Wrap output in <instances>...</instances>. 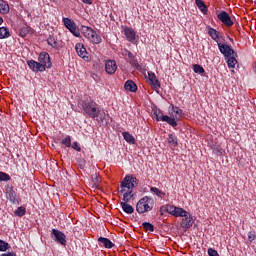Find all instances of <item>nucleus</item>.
<instances>
[{
  "mask_svg": "<svg viewBox=\"0 0 256 256\" xmlns=\"http://www.w3.org/2000/svg\"><path fill=\"white\" fill-rule=\"evenodd\" d=\"M161 211H166V213H169L173 217H183L180 223L182 229H191L193 227V217L185 209L174 205H166L161 207Z\"/></svg>",
  "mask_w": 256,
  "mask_h": 256,
  "instance_id": "nucleus-1",
  "label": "nucleus"
},
{
  "mask_svg": "<svg viewBox=\"0 0 256 256\" xmlns=\"http://www.w3.org/2000/svg\"><path fill=\"white\" fill-rule=\"evenodd\" d=\"M79 105L83 108L84 115H88L91 119H96L98 123H103V121L109 117V114L105 113V110L99 108V104L93 100L90 102L82 101Z\"/></svg>",
  "mask_w": 256,
  "mask_h": 256,
  "instance_id": "nucleus-2",
  "label": "nucleus"
},
{
  "mask_svg": "<svg viewBox=\"0 0 256 256\" xmlns=\"http://www.w3.org/2000/svg\"><path fill=\"white\" fill-rule=\"evenodd\" d=\"M155 207V200L152 197L144 196L136 204L137 213H149Z\"/></svg>",
  "mask_w": 256,
  "mask_h": 256,
  "instance_id": "nucleus-3",
  "label": "nucleus"
},
{
  "mask_svg": "<svg viewBox=\"0 0 256 256\" xmlns=\"http://www.w3.org/2000/svg\"><path fill=\"white\" fill-rule=\"evenodd\" d=\"M82 33L83 36L88 39V41H91V43H94V45H99L102 41L101 36L91 27H83Z\"/></svg>",
  "mask_w": 256,
  "mask_h": 256,
  "instance_id": "nucleus-4",
  "label": "nucleus"
},
{
  "mask_svg": "<svg viewBox=\"0 0 256 256\" xmlns=\"http://www.w3.org/2000/svg\"><path fill=\"white\" fill-rule=\"evenodd\" d=\"M139 183L133 175H126L120 184V188L135 189Z\"/></svg>",
  "mask_w": 256,
  "mask_h": 256,
  "instance_id": "nucleus-5",
  "label": "nucleus"
},
{
  "mask_svg": "<svg viewBox=\"0 0 256 256\" xmlns=\"http://www.w3.org/2000/svg\"><path fill=\"white\" fill-rule=\"evenodd\" d=\"M51 237L52 239H54V241H56V243H59L60 245H63L65 247V245H67V236H65V234L57 229H52V233H51Z\"/></svg>",
  "mask_w": 256,
  "mask_h": 256,
  "instance_id": "nucleus-6",
  "label": "nucleus"
},
{
  "mask_svg": "<svg viewBox=\"0 0 256 256\" xmlns=\"http://www.w3.org/2000/svg\"><path fill=\"white\" fill-rule=\"evenodd\" d=\"M39 64L44 67V69H51V56L47 52H41L38 57Z\"/></svg>",
  "mask_w": 256,
  "mask_h": 256,
  "instance_id": "nucleus-7",
  "label": "nucleus"
},
{
  "mask_svg": "<svg viewBox=\"0 0 256 256\" xmlns=\"http://www.w3.org/2000/svg\"><path fill=\"white\" fill-rule=\"evenodd\" d=\"M75 49H76L77 55H79V57L84 59V61H91V56H89L87 49L82 43H77L75 46Z\"/></svg>",
  "mask_w": 256,
  "mask_h": 256,
  "instance_id": "nucleus-8",
  "label": "nucleus"
},
{
  "mask_svg": "<svg viewBox=\"0 0 256 256\" xmlns=\"http://www.w3.org/2000/svg\"><path fill=\"white\" fill-rule=\"evenodd\" d=\"M217 18L225 27H233V20H231V16L226 11H222L217 15Z\"/></svg>",
  "mask_w": 256,
  "mask_h": 256,
  "instance_id": "nucleus-9",
  "label": "nucleus"
},
{
  "mask_svg": "<svg viewBox=\"0 0 256 256\" xmlns=\"http://www.w3.org/2000/svg\"><path fill=\"white\" fill-rule=\"evenodd\" d=\"M147 83L152 89H159V87H161V82H159L157 76L152 71L148 72Z\"/></svg>",
  "mask_w": 256,
  "mask_h": 256,
  "instance_id": "nucleus-10",
  "label": "nucleus"
},
{
  "mask_svg": "<svg viewBox=\"0 0 256 256\" xmlns=\"http://www.w3.org/2000/svg\"><path fill=\"white\" fill-rule=\"evenodd\" d=\"M219 51L224 55L226 58L235 55V50L231 48V46L223 43H218Z\"/></svg>",
  "mask_w": 256,
  "mask_h": 256,
  "instance_id": "nucleus-11",
  "label": "nucleus"
},
{
  "mask_svg": "<svg viewBox=\"0 0 256 256\" xmlns=\"http://www.w3.org/2000/svg\"><path fill=\"white\" fill-rule=\"evenodd\" d=\"M105 71L108 75H115L117 71V62L115 60H106Z\"/></svg>",
  "mask_w": 256,
  "mask_h": 256,
  "instance_id": "nucleus-12",
  "label": "nucleus"
},
{
  "mask_svg": "<svg viewBox=\"0 0 256 256\" xmlns=\"http://www.w3.org/2000/svg\"><path fill=\"white\" fill-rule=\"evenodd\" d=\"M123 31L127 41H129L130 43H134V41H136L137 32H135L133 28L125 27Z\"/></svg>",
  "mask_w": 256,
  "mask_h": 256,
  "instance_id": "nucleus-13",
  "label": "nucleus"
},
{
  "mask_svg": "<svg viewBox=\"0 0 256 256\" xmlns=\"http://www.w3.org/2000/svg\"><path fill=\"white\" fill-rule=\"evenodd\" d=\"M27 65L29 69H31L34 73H39L45 71V67L41 65L39 62L35 60H29L27 61Z\"/></svg>",
  "mask_w": 256,
  "mask_h": 256,
  "instance_id": "nucleus-14",
  "label": "nucleus"
},
{
  "mask_svg": "<svg viewBox=\"0 0 256 256\" xmlns=\"http://www.w3.org/2000/svg\"><path fill=\"white\" fill-rule=\"evenodd\" d=\"M206 31L211 39H213V41H216V43H219L221 41V33H219V31H217L215 28L207 26Z\"/></svg>",
  "mask_w": 256,
  "mask_h": 256,
  "instance_id": "nucleus-15",
  "label": "nucleus"
},
{
  "mask_svg": "<svg viewBox=\"0 0 256 256\" xmlns=\"http://www.w3.org/2000/svg\"><path fill=\"white\" fill-rule=\"evenodd\" d=\"M120 194L123 195V201L129 203L133 199V188H120Z\"/></svg>",
  "mask_w": 256,
  "mask_h": 256,
  "instance_id": "nucleus-16",
  "label": "nucleus"
},
{
  "mask_svg": "<svg viewBox=\"0 0 256 256\" xmlns=\"http://www.w3.org/2000/svg\"><path fill=\"white\" fill-rule=\"evenodd\" d=\"M6 197L11 203H17V192L13 190V187H8L6 189Z\"/></svg>",
  "mask_w": 256,
  "mask_h": 256,
  "instance_id": "nucleus-17",
  "label": "nucleus"
},
{
  "mask_svg": "<svg viewBox=\"0 0 256 256\" xmlns=\"http://www.w3.org/2000/svg\"><path fill=\"white\" fill-rule=\"evenodd\" d=\"M124 88L126 91H130L131 93L137 92V84L133 80H128L124 84Z\"/></svg>",
  "mask_w": 256,
  "mask_h": 256,
  "instance_id": "nucleus-18",
  "label": "nucleus"
},
{
  "mask_svg": "<svg viewBox=\"0 0 256 256\" xmlns=\"http://www.w3.org/2000/svg\"><path fill=\"white\" fill-rule=\"evenodd\" d=\"M98 242L102 243L106 249H113V247H115V244H113L109 238L100 237L98 238Z\"/></svg>",
  "mask_w": 256,
  "mask_h": 256,
  "instance_id": "nucleus-19",
  "label": "nucleus"
},
{
  "mask_svg": "<svg viewBox=\"0 0 256 256\" xmlns=\"http://www.w3.org/2000/svg\"><path fill=\"white\" fill-rule=\"evenodd\" d=\"M10 8H9V4L7 3V1L5 0H0V13L2 15H7V13H9Z\"/></svg>",
  "mask_w": 256,
  "mask_h": 256,
  "instance_id": "nucleus-20",
  "label": "nucleus"
},
{
  "mask_svg": "<svg viewBox=\"0 0 256 256\" xmlns=\"http://www.w3.org/2000/svg\"><path fill=\"white\" fill-rule=\"evenodd\" d=\"M11 37V32L7 27H0V39H9Z\"/></svg>",
  "mask_w": 256,
  "mask_h": 256,
  "instance_id": "nucleus-21",
  "label": "nucleus"
},
{
  "mask_svg": "<svg viewBox=\"0 0 256 256\" xmlns=\"http://www.w3.org/2000/svg\"><path fill=\"white\" fill-rule=\"evenodd\" d=\"M63 23H64L66 29H68V31H71L74 27H77L75 22L73 20H71L70 18H63Z\"/></svg>",
  "mask_w": 256,
  "mask_h": 256,
  "instance_id": "nucleus-22",
  "label": "nucleus"
},
{
  "mask_svg": "<svg viewBox=\"0 0 256 256\" xmlns=\"http://www.w3.org/2000/svg\"><path fill=\"white\" fill-rule=\"evenodd\" d=\"M120 205H121L123 211L125 213H128V215H131V213H134V211H135L133 206L129 205L127 202H121Z\"/></svg>",
  "mask_w": 256,
  "mask_h": 256,
  "instance_id": "nucleus-23",
  "label": "nucleus"
},
{
  "mask_svg": "<svg viewBox=\"0 0 256 256\" xmlns=\"http://www.w3.org/2000/svg\"><path fill=\"white\" fill-rule=\"evenodd\" d=\"M229 69H235V65H237V59L235 58V54L226 58Z\"/></svg>",
  "mask_w": 256,
  "mask_h": 256,
  "instance_id": "nucleus-24",
  "label": "nucleus"
},
{
  "mask_svg": "<svg viewBox=\"0 0 256 256\" xmlns=\"http://www.w3.org/2000/svg\"><path fill=\"white\" fill-rule=\"evenodd\" d=\"M122 136L127 143H130L131 145H135V137H133V135H131L129 132H123Z\"/></svg>",
  "mask_w": 256,
  "mask_h": 256,
  "instance_id": "nucleus-25",
  "label": "nucleus"
},
{
  "mask_svg": "<svg viewBox=\"0 0 256 256\" xmlns=\"http://www.w3.org/2000/svg\"><path fill=\"white\" fill-rule=\"evenodd\" d=\"M29 33H32L31 27L29 26H24L19 31L20 37H26L29 35Z\"/></svg>",
  "mask_w": 256,
  "mask_h": 256,
  "instance_id": "nucleus-26",
  "label": "nucleus"
},
{
  "mask_svg": "<svg viewBox=\"0 0 256 256\" xmlns=\"http://www.w3.org/2000/svg\"><path fill=\"white\" fill-rule=\"evenodd\" d=\"M162 121L168 123V125H171V127H177V121H175V118H171L168 115L164 116Z\"/></svg>",
  "mask_w": 256,
  "mask_h": 256,
  "instance_id": "nucleus-27",
  "label": "nucleus"
},
{
  "mask_svg": "<svg viewBox=\"0 0 256 256\" xmlns=\"http://www.w3.org/2000/svg\"><path fill=\"white\" fill-rule=\"evenodd\" d=\"M151 193H154L157 197H160V199H163L165 197V192L159 190L157 187H151L150 188Z\"/></svg>",
  "mask_w": 256,
  "mask_h": 256,
  "instance_id": "nucleus-28",
  "label": "nucleus"
},
{
  "mask_svg": "<svg viewBox=\"0 0 256 256\" xmlns=\"http://www.w3.org/2000/svg\"><path fill=\"white\" fill-rule=\"evenodd\" d=\"M25 213H27V209H25V207L20 206L18 207L15 211H14V215L16 217H23L25 215Z\"/></svg>",
  "mask_w": 256,
  "mask_h": 256,
  "instance_id": "nucleus-29",
  "label": "nucleus"
},
{
  "mask_svg": "<svg viewBox=\"0 0 256 256\" xmlns=\"http://www.w3.org/2000/svg\"><path fill=\"white\" fill-rule=\"evenodd\" d=\"M168 143L170 145H173L174 147H177V145H179V142L177 141V136H175L173 134H169L168 135Z\"/></svg>",
  "mask_w": 256,
  "mask_h": 256,
  "instance_id": "nucleus-30",
  "label": "nucleus"
},
{
  "mask_svg": "<svg viewBox=\"0 0 256 256\" xmlns=\"http://www.w3.org/2000/svg\"><path fill=\"white\" fill-rule=\"evenodd\" d=\"M47 43L48 45H50L51 47H53L54 49H57L59 47V43L57 42V40L55 39V37H49L47 39Z\"/></svg>",
  "mask_w": 256,
  "mask_h": 256,
  "instance_id": "nucleus-31",
  "label": "nucleus"
},
{
  "mask_svg": "<svg viewBox=\"0 0 256 256\" xmlns=\"http://www.w3.org/2000/svg\"><path fill=\"white\" fill-rule=\"evenodd\" d=\"M99 183H101V177L97 173L92 174L93 187H99Z\"/></svg>",
  "mask_w": 256,
  "mask_h": 256,
  "instance_id": "nucleus-32",
  "label": "nucleus"
},
{
  "mask_svg": "<svg viewBox=\"0 0 256 256\" xmlns=\"http://www.w3.org/2000/svg\"><path fill=\"white\" fill-rule=\"evenodd\" d=\"M195 3L200 11H202V13H205V11H207V6L205 5V2H203V0H195Z\"/></svg>",
  "mask_w": 256,
  "mask_h": 256,
  "instance_id": "nucleus-33",
  "label": "nucleus"
},
{
  "mask_svg": "<svg viewBox=\"0 0 256 256\" xmlns=\"http://www.w3.org/2000/svg\"><path fill=\"white\" fill-rule=\"evenodd\" d=\"M142 227H144V231H149V233H153V231H155V226L149 222H144Z\"/></svg>",
  "mask_w": 256,
  "mask_h": 256,
  "instance_id": "nucleus-34",
  "label": "nucleus"
},
{
  "mask_svg": "<svg viewBox=\"0 0 256 256\" xmlns=\"http://www.w3.org/2000/svg\"><path fill=\"white\" fill-rule=\"evenodd\" d=\"M166 116L167 115H163V112H161V110H154V117H155L156 121H163V119Z\"/></svg>",
  "mask_w": 256,
  "mask_h": 256,
  "instance_id": "nucleus-35",
  "label": "nucleus"
},
{
  "mask_svg": "<svg viewBox=\"0 0 256 256\" xmlns=\"http://www.w3.org/2000/svg\"><path fill=\"white\" fill-rule=\"evenodd\" d=\"M193 71L194 73H198L199 75H203V73H205V69L198 64H194L193 65Z\"/></svg>",
  "mask_w": 256,
  "mask_h": 256,
  "instance_id": "nucleus-36",
  "label": "nucleus"
},
{
  "mask_svg": "<svg viewBox=\"0 0 256 256\" xmlns=\"http://www.w3.org/2000/svg\"><path fill=\"white\" fill-rule=\"evenodd\" d=\"M128 62L130 63V65H132L135 69H141V65H139V62L137 61V59H135V57L130 58V60H128Z\"/></svg>",
  "mask_w": 256,
  "mask_h": 256,
  "instance_id": "nucleus-37",
  "label": "nucleus"
},
{
  "mask_svg": "<svg viewBox=\"0 0 256 256\" xmlns=\"http://www.w3.org/2000/svg\"><path fill=\"white\" fill-rule=\"evenodd\" d=\"M172 111L175 113V117H181L183 110L177 106H172Z\"/></svg>",
  "mask_w": 256,
  "mask_h": 256,
  "instance_id": "nucleus-38",
  "label": "nucleus"
},
{
  "mask_svg": "<svg viewBox=\"0 0 256 256\" xmlns=\"http://www.w3.org/2000/svg\"><path fill=\"white\" fill-rule=\"evenodd\" d=\"M0 181H11V176L5 172H0Z\"/></svg>",
  "mask_w": 256,
  "mask_h": 256,
  "instance_id": "nucleus-39",
  "label": "nucleus"
},
{
  "mask_svg": "<svg viewBox=\"0 0 256 256\" xmlns=\"http://www.w3.org/2000/svg\"><path fill=\"white\" fill-rule=\"evenodd\" d=\"M62 145H65V147H71V136H66L62 140Z\"/></svg>",
  "mask_w": 256,
  "mask_h": 256,
  "instance_id": "nucleus-40",
  "label": "nucleus"
},
{
  "mask_svg": "<svg viewBox=\"0 0 256 256\" xmlns=\"http://www.w3.org/2000/svg\"><path fill=\"white\" fill-rule=\"evenodd\" d=\"M9 249V243L0 240V251H7Z\"/></svg>",
  "mask_w": 256,
  "mask_h": 256,
  "instance_id": "nucleus-41",
  "label": "nucleus"
},
{
  "mask_svg": "<svg viewBox=\"0 0 256 256\" xmlns=\"http://www.w3.org/2000/svg\"><path fill=\"white\" fill-rule=\"evenodd\" d=\"M70 33H72L74 37H81V32L79 31V28H77V26L70 30Z\"/></svg>",
  "mask_w": 256,
  "mask_h": 256,
  "instance_id": "nucleus-42",
  "label": "nucleus"
},
{
  "mask_svg": "<svg viewBox=\"0 0 256 256\" xmlns=\"http://www.w3.org/2000/svg\"><path fill=\"white\" fill-rule=\"evenodd\" d=\"M123 55H125V57H128V58H127L128 61H130V59H132L133 57H135V56L133 55V53H131V51H129V50H127V49L124 50Z\"/></svg>",
  "mask_w": 256,
  "mask_h": 256,
  "instance_id": "nucleus-43",
  "label": "nucleus"
},
{
  "mask_svg": "<svg viewBox=\"0 0 256 256\" xmlns=\"http://www.w3.org/2000/svg\"><path fill=\"white\" fill-rule=\"evenodd\" d=\"M123 55H125V57H128V58H127L128 61H130V59H132L133 57H135V56L133 55V53H131V51H129V50H127V49L124 50Z\"/></svg>",
  "mask_w": 256,
  "mask_h": 256,
  "instance_id": "nucleus-44",
  "label": "nucleus"
},
{
  "mask_svg": "<svg viewBox=\"0 0 256 256\" xmlns=\"http://www.w3.org/2000/svg\"><path fill=\"white\" fill-rule=\"evenodd\" d=\"M123 55H125V57H128V58H127L128 61H130V59H132L133 57H135V56L133 55V53H131V51H129V50H127V49L124 50Z\"/></svg>",
  "mask_w": 256,
  "mask_h": 256,
  "instance_id": "nucleus-45",
  "label": "nucleus"
},
{
  "mask_svg": "<svg viewBox=\"0 0 256 256\" xmlns=\"http://www.w3.org/2000/svg\"><path fill=\"white\" fill-rule=\"evenodd\" d=\"M256 240V235L255 232H249L248 233V241H250V243H253V241Z\"/></svg>",
  "mask_w": 256,
  "mask_h": 256,
  "instance_id": "nucleus-46",
  "label": "nucleus"
},
{
  "mask_svg": "<svg viewBox=\"0 0 256 256\" xmlns=\"http://www.w3.org/2000/svg\"><path fill=\"white\" fill-rule=\"evenodd\" d=\"M208 255L209 256H219V252H217V250H215L213 248H209L208 249Z\"/></svg>",
  "mask_w": 256,
  "mask_h": 256,
  "instance_id": "nucleus-47",
  "label": "nucleus"
},
{
  "mask_svg": "<svg viewBox=\"0 0 256 256\" xmlns=\"http://www.w3.org/2000/svg\"><path fill=\"white\" fill-rule=\"evenodd\" d=\"M72 149H74L75 151H81V146H79L78 142H73Z\"/></svg>",
  "mask_w": 256,
  "mask_h": 256,
  "instance_id": "nucleus-48",
  "label": "nucleus"
},
{
  "mask_svg": "<svg viewBox=\"0 0 256 256\" xmlns=\"http://www.w3.org/2000/svg\"><path fill=\"white\" fill-rule=\"evenodd\" d=\"M83 3H86V5H91L93 2L91 0H82Z\"/></svg>",
  "mask_w": 256,
  "mask_h": 256,
  "instance_id": "nucleus-49",
  "label": "nucleus"
},
{
  "mask_svg": "<svg viewBox=\"0 0 256 256\" xmlns=\"http://www.w3.org/2000/svg\"><path fill=\"white\" fill-rule=\"evenodd\" d=\"M2 256H17V254L10 252L8 254H2Z\"/></svg>",
  "mask_w": 256,
  "mask_h": 256,
  "instance_id": "nucleus-50",
  "label": "nucleus"
},
{
  "mask_svg": "<svg viewBox=\"0 0 256 256\" xmlns=\"http://www.w3.org/2000/svg\"><path fill=\"white\" fill-rule=\"evenodd\" d=\"M215 155H218V157H221V155H224L225 152L219 151V152H214Z\"/></svg>",
  "mask_w": 256,
  "mask_h": 256,
  "instance_id": "nucleus-51",
  "label": "nucleus"
},
{
  "mask_svg": "<svg viewBox=\"0 0 256 256\" xmlns=\"http://www.w3.org/2000/svg\"><path fill=\"white\" fill-rule=\"evenodd\" d=\"M0 25H3V18L0 17Z\"/></svg>",
  "mask_w": 256,
  "mask_h": 256,
  "instance_id": "nucleus-52",
  "label": "nucleus"
},
{
  "mask_svg": "<svg viewBox=\"0 0 256 256\" xmlns=\"http://www.w3.org/2000/svg\"><path fill=\"white\" fill-rule=\"evenodd\" d=\"M51 1H53V3H57V0H51Z\"/></svg>",
  "mask_w": 256,
  "mask_h": 256,
  "instance_id": "nucleus-53",
  "label": "nucleus"
}]
</instances>
